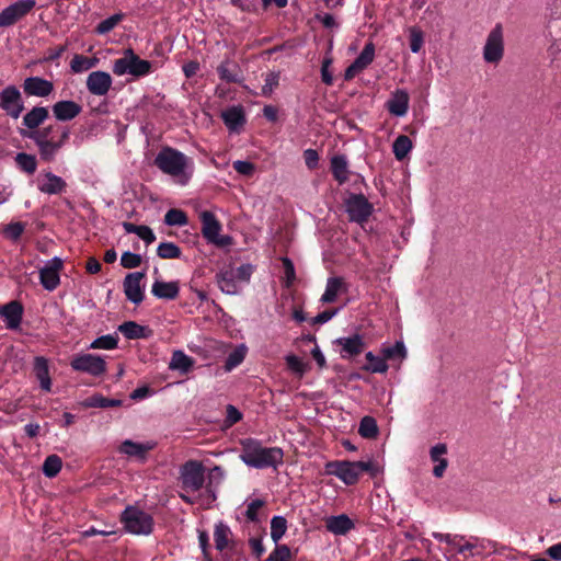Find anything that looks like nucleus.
I'll return each mask as SVG.
<instances>
[{
  "instance_id": "obj_25",
  "label": "nucleus",
  "mask_w": 561,
  "mask_h": 561,
  "mask_svg": "<svg viewBox=\"0 0 561 561\" xmlns=\"http://www.w3.org/2000/svg\"><path fill=\"white\" fill-rule=\"evenodd\" d=\"M348 291V285L343 277L335 276L327 279L325 290L321 296L323 304L334 302L340 294Z\"/></svg>"
},
{
  "instance_id": "obj_9",
  "label": "nucleus",
  "mask_w": 561,
  "mask_h": 561,
  "mask_svg": "<svg viewBox=\"0 0 561 561\" xmlns=\"http://www.w3.org/2000/svg\"><path fill=\"white\" fill-rule=\"evenodd\" d=\"M504 56V34L501 23H496L488 34L484 47L483 59L488 64H499Z\"/></svg>"
},
{
  "instance_id": "obj_32",
  "label": "nucleus",
  "mask_w": 561,
  "mask_h": 561,
  "mask_svg": "<svg viewBox=\"0 0 561 561\" xmlns=\"http://www.w3.org/2000/svg\"><path fill=\"white\" fill-rule=\"evenodd\" d=\"M118 331L128 340L147 339L151 334L148 327L138 324L135 321H126L118 327Z\"/></svg>"
},
{
  "instance_id": "obj_34",
  "label": "nucleus",
  "mask_w": 561,
  "mask_h": 561,
  "mask_svg": "<svg viewBox=\"0 0 561 561\" xmlns=\"http://www.w3.org/2000/svg\"><path fill=\"white\" fill-rule=\"evenodd\" d=\"M195 360L186 355L183 351L176 350L172 353L169 369L179 371L181 374H187L194 366Z\"/></svg>"
},
{
  "instance_id": "obj_57",
  "label": "nucleus",
  "mask_w": 561,
  "mask_h": 561,
  "mask_svg": "<svg viewBox=\"0 0 561 561\" xmlns=\"http://www.w3.org/2000/svg\"><path fill=\"white\" fill-rule=\"evenodd\" d=\"M265 504L263 500L255 499L247 504L245 517L250 522H256L259 519L257 512Z\"/></svg>"
},
{
  "instance_id": "obj_30",
  "label": "nucleus",
  "mask_w": 561,
  "mask_h": 561,
  "mask_svg": "<svg viewBox=\"0 0 561 561\" xmlns=\"http://www.w3.org/2000/svg\"><path fill=\"white\" fill-rule=\"evenodd\" d=\"M152 448L153 444L151 443H136L131 439H125L119 446V453L128 457H135L139 460H145L147 451Z\"/></svg>"
},
{
  "instance_id": "obj_62",
  "label": "nucleus",
  "mask_w": 561,
  "mask_h": 561,
  "mask_svg": "<svg viewBox=\"0 0 561 561\" xmlns=\"http://www.w3.org/2000/svg\"><path fill=\"white\" fill-rule=\"evenodd\" d=\"M447 453L446 444L438 443L434 445L430 450V457L433 462H437L445 459L443 456Z\"/></svg>"
},
{
  "instance_id": "obj_55",
  "label": "nucleus",
  "mask_w": 561,
  "mask_h": 561,
  "mask_svg": "<svg viewBox=\"0 0 561 561\" xmlns=\"http://www.w3.org/2000/svg\"><path fill=\"white\" fill-rule=\"evenodd\" d=\"M252 272L253 267L251 264H242L237 268L232 267L233 277L237 279L239 284L248 283L251 278Z\"/></svg>"
},
{
  "instance_id": "obj_13",
  "label": "nucleus",
  "mask_w": 561,
  "mask_h": 561,
  "mask_svg": "<svg viewBox=\"0 0 561 561\" xmlns=\"http://www.w3.org/2000/svg\"><path fill=\"white\" fill-rule=\"evenodd\" d=\"M0 107L12 118L20 117L24 111V103L15 85H8L0 92Z\"/></svg>"
},
{
  "instance_id": "obj_19",
  "label": "nucleus",
  "mask_w": 561,
  "mask_h": 561,
  "mask_svg": "<svg viewBox=\"0 0 561 561\" xmlns=\"http://www.w3.org/2000/svg\"><path fill=\"white\" fill-rule=\"evenodd\" d=\"M334 344L341 347L340 355L345 359L360 354L365 347L363 336L359 334L339 337L334 341Z\"/></svg>"
},
{
  "instance_id": "obj_50",
  "label": "nucleus",
  "mask_w": 561,
  "mask_h": 561,
  "mask_svg": "<svg viewBox=\"0 0 561 561\" xmlns=\"http://www.w3.org/2000/svg\"><path fill=\"white\" fill-rule=\"evenodd\" d=\"M410 49L413 54L420 53L424 44V34L417 26L409 28Z\"/></svg>"
},
{
  "instance_id": "obj_6",
  "label": "nucleus",
  "mask_w": 561,
  "mask_h": 561,
  "mask_svg": "<svg viewBox=\"0 0 561 561\" xmlns=\"http://www.w3.org/2000/svg\"><path fill=\"white\" fill-rule=\"evenodd\" d=\"M202 234L207 243L224 249L232 245L233 239L228 234H221L222 226L217 217L209 210L199 214Z\"/></svg>"
},
{
  "instance_id": "obj_58",
  "label": "nucleus",
  "mask_w": 561,
  "mask_h": 561,
  "mask_svg": "<svg viewBox=\"0 0 561 561\" xmlns=\"http://www.w3.org/2000/svg\"><path fill=\"white\" fill-rule=\"evenodd\" d=\"M282 263L285 274V283L286 286L289 287L296 279L295 266L291 260L288 257H283Z\"/></svg>"
},
{
  "instance_id": "obj_11",
  "label": "nucleus",
  "mask_w": 561,
  "mask_h": 561,
  "mask_svg": "<svg viewBox=\"0 0 561 561\" xmlns=\"http://www.w3.org/2000/svg\"><path fill=\"white\" fill-rule=\"evenodd\" d=\"M70 366L76 371L85 373L94 377H99L106 371L105 359L90 353L75 356L70 362Z\"/></svg>"
},
{
  "instance_id": "obj_26",
  "label": "nucleus",
  "mask_w": 561,
  "mask_h": 561,
  "mask_svg": "<svg viewBox=\"0 0 561 561\" xmlns=\"http://www.w3.org/2000/svg\"><path fill=\"white\" fill-rule=\"evenodd\" d=\"M180 287L178 282H163L156 279L151 286V293L158 299L173 300L179 296Z\"/></svg>"
},
{
  "instance_id": "obj_51",
  "label": "nucleus",
  "mask_w": 561,
  "mask_h": 561,
  "mask_svg": "<svg viewBox=\"0 0 561 561\" xmlns=\"http://www.w3.org/2000/svg\"><path fill=\"white\" fill-rule=\"evenodd\" d=\"M382 355L386 359H394L400 358L403 359L407 356V348L404 346V343L401 341H397L393 345H390L388 347H385L382 350Z\"/></svg>"
},
{
  "instance_id": "obj_5",
  "label": "nucleus",
  "mask_w": 561,
  "mask_h": 561,
  "mask_svg": "<svg viewBox=\"0 0 561 561\" xmlns=\"http://www.w3.org/2000/svg\"><path fill=\"white\" fill-rule=\"evenodd\" d=\"M112 70L116 76L129 75L140 78L152 71V64L141 59L131 48H128L124 50L121 58L114 60Z\"/></svg>"
},
{
  "instance_id": "obj_49",
  "label": "nucleus",
  "mask_w": 561,
  "mask_h": 561,
  "mask_svg": "<svg viewBox=\"0 0 561 561\" xmlns=\"http://www.w3.org/2000/svg\"><path fill=\"white\" fill-rule=\"evenodd\" d=\"M366 359L369 362V365L365 367L366 370L379 374L386 373L388 370V365L385 360V357L377 356L373 352H367Z\"/></svg>"
},
{
  "instance_id": "obj_43",
  "label": "nucleus",
  "mask_w": 561,
  "mask_h": 561,
  "mask_svg": "<svg viewBox=\"0 0 561 561\" xmlns=\"http://www.w3.org/2000/svg\"><path fill=\"white\" fill-rule=\"evenodd\" d=\"M61 467V458L57 455H50L44 460L42 470L45 477L54 478L60 472Z\"/></svg>"
},
{
  "instance_id": "obj_44",
  "label": "nucleus",
  "mask_w": 561,
  "mask_h": 561,
  "mask_svg": "<svg viewBox=\"0 0 561 561\" xmlns=\"http://www.w3.org/2000/svg\"><path fill=\"white\" fill-rule=\"evenodd\" d=\"M374 57L375 46L373 43L369 42L364 46L363 50L353 62L357 66V68H359L363 71L373 62Z\"/></svg>"
},
{
  "instance_id": "obj_29",
  "label": "nucleus",
  "mask_w": 561,
  "mask_h": 561,
  "mask_svg": "<svg viewBox=\"0 0 561 561\" xmlns=\"http://www.w3.org/2000/svg\"><path fill=\"white\" fill-rule=\"evenodd\" d=\"M220 80L228 83H238L242 80L241 71L238 64L230 59H225L217 67Z\"/></svg>"
},
{
  "instance_id": "obj_46",
  "label": "nucleus",
  "mask_w": 561,
  "mask_h": 561,
  "mask_svg": "<svg viewBox=\"0 0 561 561\" xmlns=\"http://www.w3.org/2000/svg\"><path fill=\"white\" fill-rule=\"evenodd\" d=\"M164 224L172 227H183L187 225V216L183 210L172 208L164 215Z\"/></svg>"
},
{
  "instance_id": "obj_12",
  "label": "nucleus",
  "mask_w": 561,
  "mask_h": 561,
  "mask_svg": "<svg viewBox=\"0 0 561 561\" xmlns=\"http://www.w3.org/2000/svg\"><path fill=\"white\" fill-rule=\"evenodd\" d=\"M35 0H18L0 12V27H10L26 16L35 7Z\"/></svg>"
},
{
  "instance_id": "obj_48",
  "label": "nucleus",
  "mask_w": 561,
  "mask_h": 561,
  "mask_svg": "<svg viewBox=\"0 0 561 561\" xmlns=\"http://www.w3.org/2000/svg\"><path fill=\"white\" fill-rule=\"evenodd\" d=\"M124 19V14L123 13H116V14H113L111 16H108L107 19L101 21L96 27H95V32L100 35H104V34H107L110 33L112 30H114L116 27V25L123 21Z\"/></svg>"
},
{
  "instance_id": "obj_21",
  "label": "nucleus",
  "mask_w": 561,
  "mask_h": 561,
  "mask_svg": "<svg viewBox=\"0 0 561 561\" xmlns=\"http://www.w3.org/2000/svg\"><path fill=\"white\" fill-rule=\"evenodd\" d=\"M410 96L407 90L397 89L386 103L388 112L396 117H403L409 111Z\"/></svg>"
},
{
  "instance_id": "obj_17",
  "label": "nucleus",
  "mask_w": 561,
  "mask_h": 561,
  "mask_svg": "<svg viewBox=\"0 0 561 561\" xmlns=\"http://www.w3.org/2000/svg\"><path fill=\"white\" fill-rule=\"evenodd\" d=\"M24 308L18 300H12L0 308V317L9 330H16L20 328L23 318Z\"/></svg>"
},
{
  "instance_id": "obj_64",
  "label": "nucleus",
  "mask_w": 561,
  "mask_h": 561,
  "mask_svg": "<svg viewBox=\"0 0 561 561\" xmlns=\"http://www.w3.org/2000/svg\"><path fill=\"white\" fill-rule=\"evenodd\" d=\"M137 236L145 241L146 244H151L156 240V236L151 228L148 226H141Z\"/></svg>"
},
{
  "instance_id": "obj_40",
  "label": "nucleus",
  "mask_w": 561,
  "mask_h": 561,
  "mask_svg": "<svg viewBox=\"0 0 561 561\" xmlns=\"http://www.w3.org/2000/svg\"><path fill=\"white\" fill-rule=\"evenodd\" d=\"M287 530V520L284 516L276 515L271 519V538L275 545L283 538Z\"/></svg>"
},
{
  "instance_id": "obj_37",
  "label": "nucleus",
  "mask_w": 561,
  "mask_h": 561,
  "mask_svg": "<svg viewBox=\"0 0 561 561\" xmlns=\"http://www.w3.org/2000/svg\"><path fill=\"white\" fill-rule=\"evenodd\" d=\"M231 536V530L228 525L219 522L215 525L214 529V540L216 549L219 551L225 550L228 547L229 539Z\"/></svg>"
},
{
  "instance_id": "obj_39",
  "label": "nucleus",
  "mask_w": 561,
  "mask_h": 561,
  "mask_svg": "<svg viewBox=\"0 0 561 561\" xmlns=\"http://www.w3.org/2000/svg\"><path fill=\"white\" fill-rule=\"evenodd\" d=\"M121 404H122L121 400L108 399V398L103 397L102 394H94V396L88 398L83 402V407H85V408H102V409L118 407Z\"/></svg>"
},
{
  "instance_id": "obj_31",
  "label": "nucleus",
  "mask_w": 561,
  "mask_h": 561,
  "mask_svg": "<svg viewBox=\"0 0 561 561\" xmlns=\"http://www.w3.org/2000/svg\"><path fill=\"white\" fill-rule=\"evenodd\" d=\"M331 172L340 185L348 181L350 170L346 156L336 154L331 158Z\"/></svg>"
},
{
  "instance_id": "obj_33",
  "label": "nucleus",
  "mask_w": 561,
  "mask_h": 561,
  "mask_svg": "<svg viewBox=\"0 0 561 561\" xmlns=\"http://www.w3.org/2000/svg\"><path fill=\"white\" fill-rule=\"evenodd\" d=\"M34 371L35 376L39 381L41 388L49 392L51 390V379L49 376V367L48 362L45 357L37 356L34 360Z\"/></svg>"
},
{
  "instance_id": "obj_35",
  "label": "nucleus",
  "mask_w": 561,
  "mask_h": 561,
  "mask_svg": "<svg viewBox=\"0 0 561 561\" xmlns=\"http://www.w3.org/2000/svg\"><path fill=\"white\" fill-rule=\"evenodd\" d=\"M18 169L28 175H32L37 170V159L34 154L26 152H19L14 157Z\"/></svg>"
},
{
  "instance_id": "obj_41",
  "label": "nucleus",
  "mask_w": 561,
  "mask_h": 561,
  "mask_svg": "<svg viewBox=\"0 0 561 561\" xmlns=\"http://www.w3.org/2000/svg\"><path fill=\"white\" fill-rule=\"evenodd\" d=\"M245 354L247 347L243 344L234 348L231 353H229L225 360V370L231 371L238 367L244 360Z\"/></svg>"
},
{
  "instance_id": "obj_4",
  "label": "nucleus",
  "mask_w": 561,
  "mask_h": 561,
  "mask_svg": "<svg viewBox=\"0 0 561 561\" xmlns=\"http://www.w3.org/2000/svg\"><path fill=\"white\" fill-rule=\"evenodd\" d=\"M324 468L327 474L339 478L346 485L357 483L363 472H368L373 478L379 472L378 466L371 459L366 461L334 460L327 462Z\"/></svg>"
},
{
  "instance_id": "obj_10",
  "label": "nucleus",
  "mask_w": 561,
  "mask_h": 561,
  "mask_svg": "<svg viewBox=\"0 0 561 561\" xmlns=\"http://www.w3.org/2000/svg\"><path fill=\"white\" fill-rule=\"evenodd\" d=\"M348 218L353 222L364 224L374 211V206L363 194H350L345 199Z\"/></svg>"
},
{
  "instance_id": "obj_60",
  "label": "nucleus",
  "mask_w": 561,
  "mask_h": 561,
  "mask_svg": "<svg viewBox=\"0 0 561 561\" xmlns=\"http://www.w3.org/2000/svg\"><path fill=\"white\" fill-rule=\"evenodd\" d=\"M242 419V413L232 404L227 405L226 424L231 426Z\"/></svg>"
},
{
  "instance_id": "obj_16",
  "label": "nucleus",
  "mask_w": 561,
  "mask_h": 561,
  "mask_svg": "<svg viewBox=\"0 0 561 561\" xmlns=\"http://www.w3.org/2000/svg\"><path fill=\"white\" fill-rule=\"evenodd\" d=\"M112 82V77L108 72L96 70L88 76L87 88L91 94L103 96L110 91Z\"/></svg>"
},
{
  "instance_id": "obj_15",
  "label": "nucleus",
  "mask_w": 561,
  "mask_h": 561,
  "mask_svg": "<svg viewBox=\"0 0 561 561\" xmlns=\"http://www.w3.org/2000/svg\"><path fill=\"white\" fill-rule=\"evenodd\" d=\"M145 276V272H134L127 274L124 278V294L126 298L134 305H139L144 300V285L141 282Z\"/></svg>"
},
{
  "instance_id": "obj_22",
  "label": "nucleus",
  "mask_w": 561,
  "mask_h": 561,
  "mask_svg": "<svg viewBox=\"0 0 561 561\" xmlns=\"http://www.w3.org/2000/svg\"><path fill=\"white\" fill-rule=\"evenodd\" d=\"M51 112L58 122H69L82 112V106L72 100H61L51 106Z\"/></svg>"
},
{
  "instance_id": "obj_59",
  "label": "nucleus",
  "mask_w": 561,
  "mask_h": 561,
  "mask_svg": "<svg viewBox=\"0 0 561 561\" xmlns=\"http://www.w3.org/2000/svg\"><path fill=\"white\" fill-rule=\"evenodd\" d=\"M233 169L239 174L250 176L254 172V164L249 161L237 160L233 162Z\"/></svg>"
},
{
  "instance_id": "obj_63",
  "label": "nucleus",
  "mask_w": 561,
  "mask_h": 561,
  "mask_svg": "<svg viewBox=\"0 0 561 561\" xmlns=\"http://www.w3.org/2000/svg\"><path fill=\"white\" fill-rule=\"evenodd\" d=\"M249 545L252 549L253 554L256 558H261L263 556V553L265 552V548H264L262 538H259V537L250 538Z\"/></svg>"
},
{
  "instance_id": "obj_8",
  "label": "nucleus",
  "mask_w": 561,
  "mask_h": 561,
  "mask_svg": "<svg viewBox=\"0 0 561 561\" xmlns=\"http://www.w3.org/2000/svg\"><path fill=\"white\" fill-rule=\"evenodd\" d=\"M180 479L185 492H198L205 483V470L202 462L197 460L186 461L181 467Z\"/></svg>"
},
{
  "instance_id": "obj_38",
  "label": "nucleus",
  "mask_w": 561,
  "mask_h": 561,
  "mask_svg": "<svg viewBox=\"0 0 561 561\" xmlns=\"http://www.w3.org/2000/svg\"><path fill=\"white\" fill-rule=\"evenodd\" d=\"M412 149V141L405 135L396 138L392 145V151L397 160H403Z\"/></svg>"
},
{
  "instance_id": "obj_1",
  "label": "nucleus",
  "mask_w": 561,
  "mask_h": 561,
  "mask_svg": "<svg viewBox=\"0 0 561 561\" xmlns=\"http://www.w3.org/2000/svg\"><path fill=\"white\" fill-rule=\"evenodd\" d=\"M19 134L22 138L34 141L43 161L51 162L55 160L58 151L68 142L70 128L54 123L37 130L19 129Z\"/></svg>"
},
{
  "instance_id": "obj_28",
  "label": "nucleus",
  "mask_w": 561,
  "mask_h": 561,
  "mask_svg": "<svg viewBox=\"0 0 561 561\" xmlns=\"http://www.w3.org/2000/svg\"><path fill=\"white\" fill-rule=\"evenodd\" d=\"M49 112L47 107L34 106L24 116L22 124L24 130H37L38 127L48 118Z\"/></svg>"
},
{
  "instance_id": "obj_61",
  "label": "nucleus",
  "mask_w": 561,
  "mask_h": 561,
  "mask_svg": "<svg viewBox=\"0 0 561 561\" xmlns=\"http://www.w3.org/2000/svg\"><path fill=\"white\" fill-rule=\"evenodd\" d=\"M305 163L308 169L313 170L318 167L319 154L314 149H306L304 151Z\"/></svg>"
},
{
  "instance_id": "obj_20",
  "label": "nucleus",
  "mask_w": 561,
  "mask_h": 561,
  "mask_svg": "<svg viewBox=\"0 0 561 561\" xmlns=\"http://www.w3.org/2000/svg\"><path fill=\"white\" fill-rule=\"evenodd\" d=\"M23 91L28 96L46 98L54 91V84L42 77H28L23 82Z\"/></svg>"
},
{
  "instance_id": "obj_45",
  "label": "nucleus",
  "mask_w": 561,
  "mask_h": 561,
  "mask_svg": "<svg viewBox=\"0 0 561 561\" xmlns=\"http://www.w3.org/2000/svg\"><path fill=\"white\" fill-rule=\"evenodd\" d=\"M118 344V337L115 334H106L95 339L89 346L91 350H115Z\"/></svg>"
},
{
  "instance_id": "obj_3",
  "label": "nucleus",
  "mask_w": 561,
  "mask_h": 561,
  "mask_svg": "<svg viewBox=\"0 0 561 561\" xmlns=\"http://www.w3.org/2000/svg\"><path fill=\"white\" fill-rule=\"evenodd\" d=\"M240 460L250 468H277L283 463L284 453L279 447H265L255 438L240 440Z\"/></svg>"
},
{
  "instance_id": "obj_42",
  "label": "nucleus",
  "mask_w": 561,
  "mask_h": 561,
  "mask_svg": "<svg viewBox=\"0 0 561 561\" xmlns=\"http://www.w3.org/2000/svg\"><path fill=\"white\" fill-rule=\"evenodd\" d=\"M358 434L364 438H375L378 435L376 420L371 416H364L359 422Z\"/></svg>"
},
{
  "instance_id": "obj_24",
  "label": "nucleus",
  "mask_w": 561,
  "mask_h": 561,
  "mask_svg": "<svg viewBox=\"0 0 561 561\" xmlns=\"http://www.w3.org/2000/svg\"><path fill=\"white\" fill-rule=\"evenodd\" d=\"M325 528L335 536H344L355 528V524L346 514H340L327 517Z\"/></svg>"
},
{
  "instance_id": "obj_52",
  "label": "nucleus",
  "mask_w": 561,
  "mask_h": 561,
  "mask_svg": "<svg viewBox=\"0 0 561 561\" xmlns=\"http://www.w3.org/2000/svg\"><path fill=\"white\" fill-rule=\"evenodd\" d=\"M25 230V224L21 221L10 222L3 229V234L7 239L15 242L18 241Z\"/></svg>"
},
{
  "instance_id": "obj_36",
  "label": "nucleus",
  "mask_w": 561,
  "mask_h": 561,
  "mask_svg": "<svg viewBox=\"0 0 561 561\" xmlns=\"http://www.w3.org/2000/svg\"><path fill=\"white\" fill-rule=\"evenodd\" d=\"M98 62V58L76 54L70 61V69L73 73H82L94 68Z\"/></svg>"
},
{
  "instance_id": "obj_54",
  "label": "nucleus",
  "mask_w": 561,
  "mask_h": 561,
  "mask_svg": "<svg viewBox=\"0 0 561 561\" xmlns=\"http://www.w3.org/2000/svg\"><path fill=\"white\" fill-rule=\"evenodd\" d=\"M141 264V255L126 251L121 256V265L125 268H136Z\"/></svg>"
},
{
  "instance_id": "obj_2",
  "label": "nucleus",
  "mask_w": 561,
  "mask_h": 561,
  "mask_svg": "<svg viewBox=\"0 0 561 561\" xmlns=\"http://www.w3.org/2000/svg\"><path fill=\"white\" fill-rule=\"evenodd\" d=\"M154 164L162 173L170 175L182 186L188 184L195 170L193 159L172 147H163L157 153Z\"/></svg>"
},
{
  "instance_id": "obj_53",
  "label": "nucleus",
  "mask_w": 561,
  "mask_h": 561,
  "mask_svg": "<svg viewBox=\"0 0 561 561\" xmlns=\"http://www.w3.org/2000/svg\"><path fill=\"white\" fill-rule=\"evenodd\" d=\"M291 552L286 545H276L270 553L267 561H290Z\"/></svg>"
},
{
  "instance_id": "obj_18",
  "label": "nucleus",
  "mask_w": 561,
  "mask_h": 561,
  "mask_svg": "<svg viewBox=\"0 0 561 561\" xmlns=\"http://www.w3.org/2000/svg\"><path fill=\"white\" fill-rule=\"evenodd\" d=\"M66 188V181L50 171L44 172L42 178L37 180V190L47 195L61 194Z\"/></svg>"
},
{
  "instance_id": "obj_14",
  "label": "nucleus",
  "mask_w": 561,
  "mask_h": 561,
  "mask_svg": "<svg viewBox=\"0 0 561 561\" xmlns=\"http://www.w3.org/2000/svg\"><path fill=\"white\" fill-rule=\"evenodd\" d=\"M64 262L60 257L54 256L45 262L39 268V283L48 291L55 290L60 284L59 273L62 270Z\"/></svg>"
},
{
  "instance_id": "obj_27",
  "label": "nucleus",
  "mask_w": 561,
  "mask_h": 561,
  "mask_svg": "<svg viewBox=\"0 0 561 561\" xmlns=\"http://www.w3.org/2000/svg\"><path fill=\"white\" fill-rule=\"evenodd\" d=\"M216 280L220 290L227 295H238L241 291L240 284L233 277L232 267L221 270L216 275Z\"/></svg>"
},
{
  "instance_id": "obj_56",
  "label": "nucleus",
  "mask_w": 561,
  "mask_h": 561,
  "mask_svg": "<svg viewBox=\"0 0 561 561\" xmlns=\"http://www.w3.org/2000/svg\"><path fill=\"white\" fill-rule=\"evenodd\" d=\"M286 364L288 368L294 371L295 374H298L299 376H302L306 371V365L305 363L296 355H287L285 357Z\"/></svg>"
},
{
  "instance_id": "obj_7",
  "label": "nucleus",
  "mask_w": 561,
  "mask_h": 561,
  "mask_svg": "<svg viewBox=\"0 0 561 561\" xmlns=\"http://www.w3.org/2000/svg\"><path fill=\"white\" fill-rule=\"evenodd\" d=\"M121 522L125 529L133 535H149L153 529L151 515L135 506H127L122 515Z\"/></svg>"
},
{
  "instance_id": "obj_47",
  "label": "nucleus",
  "mask_w": 561,
  "mask_h": 561,
  "mask_svg": "<svg viewBox=\"0 0 561 561\" xmlns=\"http://www.w3.org/2000/svg\"><path fill=\"white\" fill-rule=\"evenodd\" d=\"M157 254L161 259H178L181 256V249L174 242H161L157 248Z\"/></svg>"
},
{
  "instance_id": "obj_23",
  "label": "nucleus",
  "mask_w": 561,
  "mask_h": 561,
  "mask_svg": "<svg viewBox=\"0 0 561 561\" xmlns=\"http://www.w3.org/2000/svg\"><path fill=\"white\" fill-rule=\"evenodd\" d=\"M221 118L230 133H239L247 119L241 105L230 106L221 112Z\"/></svg>"
}]
</instances>
